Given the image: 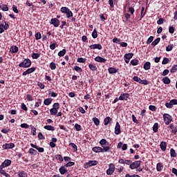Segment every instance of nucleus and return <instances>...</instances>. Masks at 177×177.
<instances>
[{
    "label": "nucleus",
    "mask_w": 177,
    "mask_h": 177,
    "mask_svg": "<svg viewBox=\"0 0 177 177\" xmlns=\"http://www.w3.org/2000/svg\"><path fill=\"white\" fill-rule=\"evenodd\" d=\"M115 171V165L110 163L109 165V169L106 170V175H113Z\"/></svg>",
    "instance_id": "20e7f679"
},
{
    "label": "nucleus",
    "mask_w": 177,
    "mask_h": 177,
    "mask_svg": "<svg viewBox=\"0 0 177 177\" xmlns=\"http://www.w3.org/2000/svg\"><path fill=\"white\" fill-rule=\"evenodd\" d=\"M27 174L24 171H18V177H25Z\"/></svg>",
    "instance_id": "de8ad7c7"
},
{
    "label": "nucleus",
    "mask_w": 177,
    "mask_h": 177,
    "mask_svg": "<svg viewBox=\"0 0 177 177\" xmlns=\"http://www.w3.org/2000/svg\"><path fill=\"white\" fill-rule=\"evenodd\" d=\"M149 109L151 110V111H156L157 110V106L154 105H149Z\"/></svg>",
    "instance_id": "69168bd1"
},
{
    "label": "nucleus",
    "mask_w": 177,
    "mask_h": 177,
    "mask_svg": "<svg viewBox=\"0 0 177 177\" xmlns=\"http://www.w3.org/2000/svg\"><path fill=\"white\" fill-rule=\"evenodd\" d=\"M12 164V160L9 159L5 160L0 166V169H3V168H6L7 167H9Z\"/></svg>",
    "instance_id": "0eeeda50"
},
{
    "label": "nucleus",
    "mask_w": 177,
    "mask_h": 177,
    "mask_svg": "<svg viewBox=\"0 0 177 177\" xmlns=\"http://www.w3.org/2000/svg\"><path fill=\"white\" fill-rule=\"evenodd\" d=\"M50 68L51 70H56V64L55 62H51L50 64Z\"/></svg>",
    "instance_id": "0e129e2a"
},
{
    "label": "nucleus",
    "mask_w": 177,
    "mask_h": 177,
    "mask_svg": "<svg viewBox=\"0 0 177 177\" xmlns=\"http://www.w3.org/2000/svg\"><path fill=\"white\" fill-rule=\"evenodd\" d=\"M42 104V100L38 99L37 102H35V107H39Z\"/></svg>",
    "instance_id": "3c124183"
},
{
    "label": "nucleus",
    "mask_w": 177,
    "mask_h": 177,
    "mask_svg": "<svg viewBox=\"0 0 177 177\" xmlns=\"http://www.w3.org/2000/svg\"><path fill=\"white\" fill-rule=\"evenodd\" d=\"M28 153L32 156H37V154H38V151H37V150L34 149L33 148H30L28 150Z\"/></svg>",
    "instance_id": "c85d7f7f"
},
{
    "label": "nucleus",
    "mask_w": 177,
    "mask_h": 177,
    "mask_svg": "<svg viewBox=\"0 0 177 177\" xmlns=\"http://www.w3.org/2000/svg\"><path fill=\"white\" fill-rule=\"evenodd\" d=\"M142 164V160H137L135 162H131V164L129 165V168L131 169H136L137 168H139Z\"/></svg>",
    "instance_id": "39448f33"
},
{
    "label": "nucleus",
    "mask_w": 177,
    "mask_h": 177,
    "mask_svg": "<svg viewBox=\"0 0 177 177\" xmlns=\"http://www.w3.org/2000/svg\"><path fill=\"white\" fill-rule=\"evenodd\" d=\"M91 35H92L93 38H94V39L97 38V30H96V29H94Z\"/></svg>",
    "instance_id": "4d7b16f0"
},
{
    "label": "nucleus",
    "mask_w": 177,
    "mask_h": 177,
    "mask_svg": "<svg viewBox=\"0 0 177 177\" xmlns=\"http://www.w3.org/2000/svg\"><path fill=\"white\" fill-rule=\"evenodd\" d=\"M77 63H85V62H86V58H82V57H79L77 59Z\"/></svg>",
    "instance_id": "864d4df0"
},
{
    "label": "nucleus",
    "mask_w": 177,
    "mask_h": 177,
    "mask_svg": "<svg viewBox=\"0 0 177 177\" xmlns=\"http://www.w3.org/2000/svg\"><path fill=\"white\" fill-rule=\"evenodd\" d=\"M170 156L171 157H177L176 151H175V149H174V148H171L170 149Z\"/></svg>",
    "instance_id": "c9c22d12"
},
{
    "label": "nucleus",
    "mask_w": 177,
    "mask_h": 177,
    "mask_svg": "<svg viewBox=\"0 0 177 177\" xmlns=\"http://www.w3.org/2000/svg\"><path fill=\"white\" fill-rule=\"evenodd\" d=\"M93 122H94L95 125H96V127H98V125L100 124V120H99L97 118H93Z\"/></svg>",
    "instance_id": "a19ab883"
},
{
    "label": "nucleus",
    "mask_w": 177,
    "mask_h": 177,
    "mask_svg": "<svg viewBox=\"0 0 177 177\" xmlns=\"http://www.w3.org/2000/svg\"><path fill=\"white\" fill-rule=\"evenodd\" d=\"M65 15H66L67 19H70V17H73V16H74V15L73 14V11L71 10L68 11Z\"/></svg>",
    "instance_id": "79ce46f5"
},
{
    "label": "nucleus",
    "mask_w": 177,
    "mask_h": 177,
    "mask_svg": "<svg viewBox=\"0 0 177 177\" xmlns=\"http://www.w3.org/2000/svg\"><path fill=\"white\" fill-rule=\"evenodd\" d=\"M163 120H164V122L166 125H169V124L171 122H172V121H174L172 116H171V115H169L168 113H165L163 115Z\"/></svg>",
    "instance_id": "7ed1b4c3"
},
{
    "label": "nucleus",
    "mask_w": 177,
    "mask_h": 177,
    "mask_svg": "<svg viewBox=\"0 0 177 177\" xmlns=\"http://www.w3.org/2000/svg\"><path fill=\"white\" fill-rule=\"evenodd\" d=\"M30 146L31 147H33V149H36V150L38 151L39 153H44L45 151V149H44V147H39L32 143L30 144Z\"/></svg>",
    "instance_id": "4468645a"
},
{
    "label": "nucleus",
    "mask_w": 177,
    "mask_h": 177,
    "mask_svg": "<svg viewBox=\"0 0 177 177\" xmlns=\"http://www.w3.org/2000/svg\"><path fill=\"white\" fill-rule=\"evenodd\" d=\"M59 171L61 175H64V174H67V172H68V170L67 169V167L65 166V165L59 167Z\"/></svg>",
    "instance_id": "dca6fc26"
},
{
    "label": "nucleus",
    "mask_w": 177,
    "mask_h": 177,
    "mask_svg": "<svg viewBox=\"0 0 177 177\" xmlns=\"http://www.w3.org/2000/svg\"><path fill=\"white\" fill-rule=\"evenodd\" d=\"M90 49H98V50H102L103 49V47L100 44H95L89 46Z\"/></svg>",
    "instance_id": "1a4fd4ad"
},
{
    "label": "nucleus",
    "mask_w": 177,
    "mask_h": 177,
    "mask_svg": "<svg viewBox=\"0 0 177 177\" xmlns=\"http://www.w3.org/2000/svg\"><path fill=\"white\" fill-rule=\"evenodd\" d=\"M164 168V165L162 163L159 162L156 165V169L158 172L162 171V169Z\"/></svg>",
    "instance_id": "bb28decb"
},
{
    "label": "nucleus",
    "mask_w": 177,
    "mask_h": 177,
    "mask_svg": "<svg viewBox=\"0 0 177 177\" xmlns=\"http://www.w3.org/2000/svg\"><path fill=\"white\" fill-rule=\"evenodd\" d=\"M35 39L36 41H38L39 39H41L42 38V35H41V32H37L35 35Z\"/></svg>",
    "instance_id": "37998d69"
},
{
    "label": "nucleus",
    "mask_w": 177,
    "mask_h": 177,
    "mask_svg": "<svg viewBox=\"0 0 177 177\" xmlns=\"http://www.w3.org/2000/svg\"><path fill=\"white\" fill-rule=\"evenodd\" d=\"M108 73L110 74H117V73H118V68L117 69L114 67H109L108 68Z\"/></svg>",
    "instance_id": "412c9836"
},
{
    "label": "nucleus",
    "mask_w": 177,
    "mask_h": 177,
    "mask_svg": "<svg viewBox=\"0 0 177 177\" xmlns=\"http://www.w3.org/2000/svg\"><path fill=\"white\" fill-rule=\"evenodd\" d=\"M59 109H56L55 108H52L50 109V115H56L57 114V111Z\"/></svg>",
    "instance_id": "f704fd0d"
},
{
    "label": "nucleus",
    "mask_w": 177,
    "mask_h": 177,
    "mask_svg": "<svg viewBox=\"0 0 177 177\" xmlns=\"http://www.w3.org/2000/svg\"><path fill=\"white\" fill-rule=\"evenodd\" d=\"M31 127V132L32 133L33 136L37 135V128L34 127V126H30Z\"/></svg>",
    "instance_id": "e2e57ef3"
},
{
    "label": "nucleus",
    "mask_w": 177,
    "mask_h": 177,
    "mask_svg": "<svg viewBox=\"0 0 177 177\" xmlns=\"http://www.w3.org/2000/svg\"><path fill=\"white\" fill-rule=\"evenodd\" d=\"M55 160H57L58 161H61V162H63V156L60 154L55 155Z\"/></svg>",
    "instance_id": "a18cd8bd"
},
{
    "label": "nucleus",
    "mask_w": 177,
    "mask_h": 177,
    "mask_svg": "<svg viewBox=\"0 0 177 177\" xmlns=\"http://www.w3.org/2000/svg\"><path fill=\"white\" fill-rule=\"evenodd\" d=\"M50 24H53L54 27H59V26H60V21L57 18H53L50 21Z\"/></svg>",
    "instance_id": "6e6552de"
},
{
    "label": "nucleus",
    "mask_w": 177,
    "mask_h": 177,
    "mask_svg": "<svg viewBox=\"0 0 177 177\" xmlns=\"http://www.w3.org/2000/svg\"><path fill=\"white\" fill-rule=\"evenodd\" d=\"M74 70L77 71V73H82V68L78 66H75L74 67Z\"/></svg>",
    "instance_id": "bf43d9fd"
},
{
    "label": "nucleus",
    "mask_w": 177,
    "mask_h": 177,
    "mask_svg": "<svg viewBox=\"0 0 177 177\" xmlns=\"http://www.w3.org/2000/svg\"><path fill=\"white\" fill-rule=\"evenodd\" d=\"M163 84H165L166 85H169V84H171V80L168 77H165L162 80Z\"/></svg>",
    "instance_id": "a878e982"
},
{
    "label": "nucleus",
    "mask_w": 177,
    "mask_h": 177,
    "mask_svg": "<svg viewBox=\"0 0 177 177\" xmlns=\"http://www.w3.org/2000/svg\"><path fill=\"white\" fill-rule=\"evenodd\" d=\"M130 64H131V66H138L139 65V60L137 59H132L130 62Z\"/></svg>",
    "instance_id": "2f4dec72"
},
{
    "label": "nucleus",
    "mask_w": 177,
    "mask_h": 177,
    "mask_svg": "<svg viewBox=\"0 0 177 177\" xmlns=\"http://www.w3.org/2000/svg\"><path fill=\"white\" fill-rule=\"evenodd\" d=\"M62 13H66L68 12H69L70 8H68V7H62L60 9Z\"/></svg>",
    "instance_id": "ea45409f"
},
{
    "label": "nucleus",
    "mask_w": 177,
    "mask_h": 177,
    "mask_svg": "<svg viewBox=\"0 0 177 177\" xmlns=\"http://www.w3.org/2000/svg\"><path fill=\"white\" fill-rule=\"evenodd\" d=\"M10 52L12 53H17L19 52V47L17 46H12L10 48Z\"/></svg>",
    "instance_id": "4be33fe9"
},
{
    "label": "nucleus",
    "mask_w": 177,
    "mask_h": 177,
    "mask_svg": "<svg viewBox=\"0 0 177 177\" xmlns=\"http://www.w3.org/2000/svg\"><path fill=\"white\" fill-rule=\"evenodd\" d=\"M160 147L162 151H165L167 150V142L165 141L161 142L160 145Z\"/></svg>",
    "instance_id": "b1692460"
},
{
    "label": "nucleus",
    "mask_w": 177,
    "mask_h": 177,
    "mask_svg": "<svg viewBox=\"0 0 177 177\" xmlns=\"http://www.w3.org/2000/svg\"><path fill=\"white\" fill-rule=\"evenodd\" d=\"M97 160H89L84 164V168H91V167H95V165H97Z\"/></svg>",
    "instance_id": "423d86ee"
},
{
    "label": "nucleus",
    "mask_w": 177,
    "mask_h": 177,
    "mask_svg": "<svg viewBox=\"0 0 177 177\" xmlns=\"http://www.w3.org/2000/svg\"><path fill=\"white\" fill-rule=\"evenodd\" d=\"M176 71H177V64H175L170 69V73H171L172 74L174 73H176Z\"/></svg>",
    "instance_id": "09e8293b"
},
{
    "label": "nucleus",
    "mask_w": 177,
    "mask_h": 177,
    "mask_svg": "<svg viewBox=\"0 0 177 177\" xmlns=\"http://www.w3.org/2000/svg\"><path fill=\"white\" fill-rule=\"evenodd\" d=\"M31 57L32 59H39V57H41V54L33 53L31 54Z\"/></svg>",
    "instance_id": "58836bf2"
},
{
    "label": "nucleus",
    "mask_w": 177,
    "mask_h": 177,
    "mask_svg": "<svg viewBox=\"0 0 177 177\" xmlns=\"http://www.w3.org/2000/svg\"><path fill=\"white\" fill-rule=\"evenodd\" d=\"M140 84H142V85H149L150 82L147 80H141V82Z\"/></svg>",
    "instance_id": "052dcab7"
},
{
    "label": "nucleus",
    "mask_w": 177,
    "mask_h": 177,
    "mask_svg": "<svg viewBox=\"0 0 177 177\" xmlns=\"http://www.w3.org/2000/svg\"><path fill=\"white\" fill-rule=\"evenodd\" d=\"M75 129L76 131H77V132H80V131L82 130V127H81L80 124H75Z\"/></svg>",
    "instance_id": "8fccbe9b"
},
{
    "label": "nucleus",
    "mask_w": 177,
    "mask_h": 177,
    "mask_svg": "<svg viewBox=\"0 0 177 177\" xmlns=\"http://www.w3.org/2000/svg\"><path fill=\"white\" fill-rule=\"evenodd\" d=\"M133 81H136V82H138V84H140L142 79H140V77H138V76H134L133 77Z\"/></svg>",
    "instance_id": "6e6d98bb"
},
{
    "label": "nucleus",
    "mask_w": 177,
    "mask_h": 177,
    "mask_svg": "<svg viewBox=\"0 0 177 177\" xmlns=\"http://www.w3.org/2000/svg\"><path fill=\"white\" fill-rule=\"evenodd\" d=\"M0 174L1 175H3V176L10 177V175L9 174L6 173V171H5V170H3V169H0Z\"/></svg>",
    "instance_id": "e433bc0d"
},
{
    "label": "nucleus",
    "mask_w": 177,
    "mask_h": 177,
    "mask_svg": "<svg viewBox=\"0 0 177 177\" xmlns=\"http://www.w3.org/2000/svg\"><path fill=\"white\" fill-rule=\"evenodd\" d=\"M130 94L128 93H122L119 97V100H128Z\"/></svg>",
    "instance_id": "f8f14e48"
},
{
    "label": "nucleus",
    "mask_w": 177,
    "mask_h": 177,
    "mask_svg": "<svg viewBox=\"0 0 177 177\" xmlns=\"http://www.w3.org/2000/svg\"><path fill=\"white\" fill-rule=\"evenodd\" d=\"M31 59L26 58L22 62L19 63V67H22L23 68H28L31 67Z\"/></svg>",
    "instance_id": "f03ea898"
},
{
    "label": "nucleus",
    "mask_w": 177,
    "mask_h": 177,
    "mask_svg": "<svg viewBox=\"0 0 177 177\" xmlns=\"http://www.w3.org/2000/svg\"><path fill=\"white\" fill-rule=\"evenodd\" d=\"M2 147L4 149V150H8V149H13V147H15V143H6L3 145Z\"/></svg>",
    "instance_id": "2eb2a0df"
},
{
    "label": "nucleus",
    "mask_w": 177,
    "mask_h": 177,
    "mask_svg": "<svg viewBox=\"0 0 177 177\" xmlns=\"http://www.w3.org/2000/svg\"><path fill=\"white\" fill-rule=\"evenodd\" d=\"M165 105L167 107V109H172V107H174V106L171 103V101L169 102H166Z\"/></svg>",
    "instance_id": "338daca9"
},
{
    "label": "nucleus",
    "mask_w": 177,
    "mask_h": 177,
    "mask_svg": "<svg viewBox=\"0 0 177 177\" xmlns=\"http://www.w3.org/2000/svg\"><path fill=\"white\" fill-rule=\"evenodd\" d=\"M133 53H129L124 55V59H127V60H131L132 57H133Z\"/></svg>",
    "instance_id": "393cba45"
},
{
    "label": "nucleus",
    "mask_w": 177,
    "mask_h": 177,
    "mask_svg": "<svg viewBox=\"0 0 177 177\" xmlns=\"http://www.w3.org/2000/svg\"><path fill=\"white\" fill-rule=\"evenodd\" d=\"M92 151L94 153H107L110 151V146L102 148L100 147H94L92 148Z\"/></svg>",
    "instance_id": "f257e3e1"
},
{
    "label": "nucleus",
    "mask_w": 177,
    "mask_h": 177,
    "mask_svg": "<svg viewBox=\"0 0 177 177\" xmlns=\"http://www.w3.org/2000/svg\"><path fill=\"white\" fill-rule=\"evenodd\" d=\"M120 133H121V125L117 122L115 127V135H120Z\"/></svg>",
    "instance_id": "9b49d317"
},
{
    "label": "nucleus",
    "mask_w": 177,
    "mask_h": 177,
    "mask_svg": "<svg viewBox=\"0 0 177 177\" xmlns=\"http://www.w3.org/2000/svg\"><path fill=\"white\" fill-rule=\"evenodd\" d=\"M56 142H57V138H52L51 142L49 143V146L51 147V149H55V147H56Z\"/></svg>",
    "instance_id": "a211bd4d"
},
{
    "label": "nucleus",
    "mask_w": 177,
    "mask_h": 177,
    "mask_svg": "<svg viewBox=\"0 0 177 177\" xmlns=\"http://www.w3.org/2000/svg\"><path fill=\"white\" fill-rule=\"evenodd\" d=\"M88 68H90V70L91 71H97V67H96V66H95L92 64H88Z\"/></svg>",
    "instance_id": "72a5a7b5"
},
{
    "label": "nucleus",
    "mask_w": 177,
    "mask_h": 177,
    "mask_svg": "<svg viewBox=\"0 0 177 177\" xmlns=\"http://www.w3.org/2000/svg\"><path fill=\"white\" fill-rule=\"evenodd\" d=\"M66 49H63L62 50H60L59 53H58V56L59 57H63V56H64V55H66Z\"/></svg>",
    "instance_id": "c03bdc74"
},
{
    "label": "nucleus",
    "mask_w": 177,
    "mask_h": 177,
    "mask_svg": "<svg viewBox=\"0 0 177 177\" xmlns=\"http://www.w3.org/2000/svg\"><path fill=\"white\" fill-rule=\"evenodd\" d=\"M152 129L155 133L158 132V124L157 122L154 123Z\"/></svg>",
    "instance_id": "4c0bfd02"
},
{
    "label": "nucleus",
    "mask_w": 177,
    "mask_h": 177,
    "mask_svg": "<svg viewBox=\"0 0 177 177\" xmlns=\"http://www.w3.org/2000/svg\"><path fill=\"white\" fill-rule=\"evenodd\" d=\"M169 128L171 129V133H174V135H176L177 133V126L175 125V124L171 123L169 124Z\"/></svg>",
    "instance_id": "ddd939ff"
},
{
    "label": "nucleus",
    "mask_w": 177,
    "mask_h": 177,
    "mask_svg": "<svg viewBox=\"0 0 177 177\" xmlns=\"http://www.w3.org/2000/svg\"><path fill=\"white\" fill-rule=\"evenodd\" d=\"M143 68L145 70V71L150 70V68H151V63H150V62H146L144 64Z\"/></svg>",
    "instance_id": "aec40b11"
},
{
    "label": "nucleus",
    "mask_w": 177,
    "mask_h": 177,
    "mask_svg": "<svg viewBox=\"0 0 177 177\" xmlns=\"http://www.w3.org/2000/svg\"><path fill=\"white\" fill-rule=\"evenodd\" d=\"M35 70H37V68H35V67H32V68H28L26 71H24L22 73V75L26 76L28 74H31L32 73H34V71H35Z\"/></svg>",
    "instance_id": "9d476101"
},
{
    "label": "nucleus",
    "mask_w": 177,
    "mask_h": 177,
    "mask_svg": "<svg viewBox=\"0 0 177 177\" xmlns=\"http://www.w3.org/2000/svg\"><path fill=\"white\" fill-rule=\"evenodd\" d=\"M128 9V12L131 13V15H133V13H135V8H133V7H129Z\"/></svg>",
    "instance_id": "774afa93"
},
{
    "label": "nucleus",
    "mask_w": 177,
    "mask_h": 177,
    "mask_svg": "<svg viewBox=\"0 0 177 177\" xmlns=\"http://www.w3.org/2000/svg\"><path fill=\"white\" fill-rule=\"evenodd\" d=\"M66 166V168H68V167H73L74 165H75V162H68V163L64 165Z\"/></svg>",
    "instance_id": "5fc2aeb1"
},
{
    "label": "nucleus",
    "mask_w": 177,
    "mask_h": 177,
    "mask_svg": "<svg viewBox=\"0 0 177 177\" xmlns=\"http://www.w3.org/2000/svg\"><path fill=\"white\" fill-rule=\"evenodd\" d=\"M0 9H1L3 12H8V10H9V7H8V5L1 4L0 5Z\"/></svg>",
    "instance_id": "c756f323"
},
{
    "label": "nucleus",
    "mask_w": 177,
    "mask_h": 177,
    "mask_svg": "<svg viewBox=\"0 0 177 177\" xmlns=\"http://www.w3.org/2000/svg\"><path fill=\"white\" fill-rule=\"evenodd\" d=\"M53 100L52 98H46L44 101V104H45V106H49V104H51Z\"/></svg>",
    "instance_id": "cd10ccee"
},
{
    "label": "nucleus",
    "mask_w": 177,
    "mask_h": 177,
    "mask_svg": "<svg viewBox=\"0 0 177 177\" xmlns=\"http://www.w3.org/2000/svg\"><path fill=\"white\" fill-rule=\"evenodd\" d=\"M100 145L101 146V147H102L104 149V147H106V146H110V144L109 142H107V140L106 139H102L100 141Z\"/></svg>",
    "instance_id": "f3484780"
},
{
    "label": "nucleus",
    "mask_w": 177,
    "mask_h": 177,
    "mask_svg": "<svg viewBox=\"0 0 177 177\" xmlns=\"http://www.w3.org/2000/svg\"><path fill=\"white\" fill-rule=\"evenodd\" d=\"M44 129H46L47 131H55V127L52 125H46L44 127Z\"/></svg>",
    "instance_id": "473e14b6"
},
{
    "label": "nucleus",
    "mask_w": 177,
    "mask_h": 177,
    "mask_svg": "<svg viewBox=\"0 0 177 177\" xmlns=\"http://www.w3.org/2000/svg\"><path fill=\"white\" fill-rule=\"evenodd\" d=\"M94 60H95V62H97L98 63H106V62H107V59H106L103 58V57H100V56L96 57L94 59Z\"/></svg>",
    "instance_id": "6ab92c4d"
},
{
    "label": "nucleus",
    "mask_w": 177,
    "mask_h": 177,
    "mask_svg": "<svg viewBox=\"0 0 177 177\" xmlns=\"http://www.w3.org/2000/svg\"><path fill=\"white\" fill-rule=\"evenodd\" d=\"M69 146H71V147H73L74 151H77V150H78L77 145L75 143L71 142L69 144Z\"/></svg>",
    "instance_id": "680f3d73"
},
{
    "label": "nucleus",
    "mask_w": 177,
    "mask_h": 177,
    "mask_svg": "<svg viewBox=\"0 0 177 177\" xmlns=\"http://www.w3.org/2000/svg\"><path fill=\"white\" fill-rule=\"evenodd\" d=\"M53 109H55L57 110H59L60 109V104L59 102H55L53 105Z\"/></svg>",
    "instance_id": "603ef678"
},
{
    "label": "nucleus",
    "mask_w": 177,
    "mask_h": 177,
    "mask_svg": "<svg viewBox=\"0 0 177 177\" xmlns=\"http://www.w3.org/2000/svg\"><path fill=\"white\" fill-rule=\"evenodd\" d=\"M37 138L39 139V140H44L45 139V136H44V134H42L41 132L38 133Z\"/></svg>",
    "instance_id": "13d9d810"
},
{
    "label": "nucleus",
    "mask_w": 177,
    "mask_h": 177,
    "mask_svg": "<svg viewBox=\"0 0 177 177\" xmlns=\"http://www.w3.org/2000/svg\"><path fill=\"white\" fill-rule=\"evenodd\" d=\"M160 41H161V38L158 37L151 43V46H156L160 43Z\"/></svg>",
    "instance_id": "7c9ffc66"
},
{
    "label": "nucleus",
    "mask_w": 177,
    "mask_h": 177,
    "mask_svg": "<svg viewBox=\"0 0 177 177\" xmlns=\"http://www.w3.org/2000/svg\"><path fill=\"white\" fill-rule=\"evenodd\" d=\"M111 121H113V119L109 116L105 118L104 119V125H109V124H111Z\"/></svg>",
    "instance_id": "5701e85b"
},
{
    "label": "nucleus",
    "mask_w": 177,
    "mask_h": 177,
    "mask_svg": "<svg viewBox=\"0 0 177 177\" xmlns=\"http://www.w3.org/2000/svg\"><path fill=\"white\" fill-rule=\"evenodd\" d=\"M153 39H154V37L153 36L149 37L147 40L146 44L147 45H149V44H151L153 42Z\"/></svg>",
    "instance_id": "49530a36"
}]
</instances>
